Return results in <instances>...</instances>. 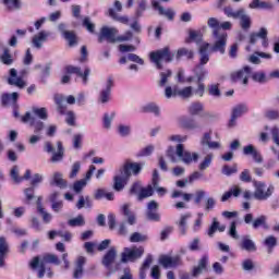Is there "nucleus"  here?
I'll return each mask as SVG.
<instances>
[{
  "mask_svg": "<svg viewBox=\"0 0 279 279\" xmlns=\"http://www.w3.org/2000/svg\"><path fill=\"white\" fill-rule=\"evenodd\" d=\"M93 206V202L90 201V196H86L84 198V196H80L77 203H76V208L78 210H82V208L86 207V208H92Z\"/></svg>",
  "mask_w": 279,
  "mask_h": 279,
  "instance_id": "nucleus-53",
  "label": "nucleus"
},
{
  "mask_svg": "<svg viewBox=\"0 0 279 279\" xmlns=\"http://www.w3.org/2000/svg\"><path fill=\"white\" fill-rule=\"evenodd\" d=\"M9 252L10 245L8 241H5V238L0 236V267L5 266V256H8Z\"/></svg>",
  "mask_w": 279,
  "mask_h": 279,
  "instance_id": "nucleus-31",
  "label": "nucleus"
},
{
  "mask_svg": "<svg viewBox=\"0 0 279 279\" xmlns=\"http://www.w3.org/2000/svg\"><path fill=\"white\" fill-rule=\"evenodd\" d=\"M244 156H252L253 160L257 162V165L263 163V155L253 146L247 145L243 148Z\"/></svg>",
  "mask_w": 279,
  "mask_h": 279,
  "instance_id": "nucleus-28",
  "label": "nucleus"
},
{
  "mask_svg": "<svg viewBox=\"0 0 279 279\" xmlns=\"http://www.w3.org/2000/svg\"><path fill=\"white\" fill-rule=\"evenodd\" d=\"M130 178H128L125 174L123 175H116L113 178V191H117L120 193L123 189H125V182H128Z\"/></svg>",
  "mask_w": 279,
  "mask_h": 279,
  "instance_id": "nucleus-39",
  "label": "nucleus"
},
{
  "mask_svg": "<svg viewBox=\"0 0 279 279\" xmlns=\"http://www.w3.org/2000/svg\"><path fill=\"white\" fill-rule=\"evenodd\" d=\"M253 184L255 186V192L253 196L258 202H266V199H269V197L274 195V185H270L269 187H267V184L260 181H254Z\"/></svg>",
  "mask_w": 279,
  "mask_h": 279,
  "instance_id": "nucleus-7",
  "label": "nucleus"
},
{
  "mask_svg": "<svg viewBox=\"0 0 279 279\" xmlns=\"http://www.w3.org/2000/svg\"><path fill=\"white\" fill-rule=\"evenodd\" d=\"M122 213L128 218V223L130 226H134V223H136V216L133 213H131L130 204H124L122 206Z\"/></svg>",
  "mask_w": 279,
  "mask_h": 279,
  "instance_id": "nucleus-45",
  "label": "nucleus"
},
{
  "mask_svg": "<svg viewBox=\"0 0 279 279\" xmlns=\"http://www.w3.org/2000/svg\"><path fill=\"white\" fill-rule=\"evenodd\" d=\"M84 265H86V257L80 256L75 262V267L73 271L74 279H78L84 276Z\"/></svg>",
  "mask_w": 279,
  "mask_h": 279,
  "instance_id": "nucleus-32",
  "label": "nucleus"
},
{
  "mask_svg": "<svg viewBox=\"0 0 279 279\" xmlns=\"http://www.w3.org/2000/svg\"><path fill=\"white\" fill-rule=\"evenodd\" d=\"M21 121L22 123H29V125L34 129L35 134H40L43 130H45V122L41 120H36V118H34L29 111L22 116Z\"/></svg>",
  "mask_w": 279,
  "mask_h": 279,
  "instance_id": "nucleus-12",
  "label": "nucleus"
},
{
  "mask_svg": "<svg viewBox=\"0 0 279 279\" xmlns=\"http://www.w3.org/2000/svg\"><path fill=\"white\" fill-rule=\"evenodd\" d=\"M60 258L56 254H46L41 258L39 256H35L31 263L29 267L31 269H38V278H45V274H47L48 278L53 277V271L51 269L47 270L46 265H60Z\"/></svg>",
  "mask_w": 279,
  "mask_h": 279,
  "instance_id": "nucleus-2",
  "label": "nucleus"
},
{
  "mask_svg": "<svg viewBox=\"0 0 279 279\" xmlns=\"http://www.w3.org/2000/svg\"><path fill=\"white\" fill-rule=\"evenodd\" d=\"M210 47V44L205 43L203 44L199 49H198V54H199V62L198 64L204 65L207 62H210V54H208V48Z\"/></svg>",
  "mask_w": 279,
  "mask_h": 279,
  "instance_id": "nucleus-33",
  "label": "nucleus"
},
{
  "mask_svg": "<svg viewBox=\"0 0 279 279\" xmlns=\"http://www.w3.org/2000/svg\"><path fill=\"white\" fill-rule=\"evenodd\" d=\"M50 34L47 31H41L35 36H33V47L35 49H43V43H47V39L49 38Z\"/></svg>",
  "mask_w": 279,
  "mask_h": 279,
  "instance_id": "nucleus-27",
  "label": "nucleus"
},
{
  "mask_svg": "<svg viewBox=\"0 0 279 279\" xmlns=\"http://www.w3.org/2000/svg\"><path fill=\"white\" fill-rule=\"evenodd\" d=\"M145 10H147V0H140L137 2V8L135 11L136 19H141V16H143V12H145Z\"/></svg>",
  "mask_w": 279,
  "mask_h": 279,
  "instance_id": "nucleus-57",
  "label": "nucleus"
},
{
  "mask_svg": "<svg viewBox=\"0 0 279 279\" xmlns=\"http://www.w3.org/2000/svg\"><path fill=\"white\" fill-rule=\"evenodd\" d=\"M50 184H56V186H58L59 189H66L68 186L66 180H64L62 173L60 172L53 173V179Z\"/></svg>",
  "mask_w": 279,
  "mask_h": 279,
  "instance_id": "nucleus-44",
  "label": "nucleus"
},
{
  "mask_svg": "<svg viewBox=\"0 0 279 279\" xmlns=\"http://www.w3.org/2000/svg\"><path fill=\"white\" fill-rule=\"evenodd\" d=\"M238 19H240V27H242L244 32H247V29L252 27V19L245 13V10L241 9Z\"/></svg>",
  "mask_w": 279,
  "mask_h": 279,
  "instance_id": "nucleus-37",
  "label": "nucleus"
},
{
  "mask_svg": "<svg viewBox=\"0 0 279 279\" xmlns=\"http://www.w3.org/2000/svg\"><path fill=\"white\" fill-rule=\"evenodd\" d=\"M191 217V213L183 214L180 216V219L175 221V226H178L179 232L182 236H184L189 230V219Z\"/></svg>",
  "mask_w": 279,
  "mask_h": 279,
  "instance_id": "nucleus-26",
  "label": "nucleus"
},
{
  "mask_svg": "<svg viewBox=\"0 0 279 279\" xmlns=\"http://www.w3.org/2000/svg\"><path fill=\"white\" fill-rule=\"evenodd\" d=\"M250 108H247L246 104H240L233 107L231 119L229 121V128H234L236 125V120L239 117H243V114H247Z\"/></svg>",
  "mask_w": 279,
  "mask_h": 279,
  "instance_id": "nucleus-15",
  "label": "nucleus"
},
{
  "mask_svg": "<svg viewBox=\"0 0 279 279\" xmlns=\"http://www.w3.org/2000/svg\"><path fill=\"white\" fill-rule=\"evenodd\" d=\"M166 154L171 162L181 161L184 165H191V162L199 160V154L184 150V144H178L175 148L173 146L168 147Z\"/></svg>",
  "mask_w": 279,
  "mask_h": 279,
  "instance_id": "nucleus-3",
  "label": "nucleus"
},
{
  "mask_svg": "<svg viewBox=\"0 0 279 279\" xmlns=\"http://www.w3.org/2000/svg\"><path fill=\"white\" fill-rule=\"evenodd\" d=\"M7 82L9 86H16V88H21V89L27 86V83H25L23 77L19 76V72L14 68L9 70V77Z\"/></svg>",
  "mask_w": 279,
  "mask_h": 279,
  "instance_id": "nucleus-16",
  "label": "nucleus"
},
{
  "mask_svg": "<svg viewBox=\"0 0 279 279\" xmlns=\"http://www.w3.org/2000/svg\"><path fill=\"white\" fill-rule=\"evenodd\" d=\"M132 132V126L131 125H125V124H120L118 126V134H120V136H130Z\"/></svg>",
  "mask_w": 279,
  "mask_h": 279,
  "instance_id": "nucleus-62",
  "label": "nucleus"
},
{
  "mask_svg": "<svg viewBox=\"0 0 279 279\" xmlns=\"http://www.w3.org/2000/svg\"><path fill=\"white\" fill-rule=\"evenodd\" d=\"M36 205H37V213L40 215L44 223H51L53 216L49 214L47 210H45V207H43V196L37 197Z\"/></svg>",
  "mask_w": 279,
  "mask_h": 279,
  "instance_id": "nucleus-25",
  "label": "nucleus"
},
{
  "mask_svg": "<svg viewBox=\"0 0 279 279\" xmlns=\"http://www.w3.org/2000/svg\"><path fill=\"white\" fill-rule=\"evenodd\" d=\"M220 23L217 17H209L207 21V27H210L213 38H214V44L210 48V50L214 53H220L221 56L226 54V47H228V33L225 31H221L220 28Z\"/></svg>",
  "mask_w": 279,
  "mask_h": 279,
  "instance_id": "nucleus-1",
  "label": "nucleus"
},
{
  "mask_svg": "<svg viewBox=\"0 0 279 279\" xmlns=\"http://www.w3.org/2000/svg\"><path fill=\"white\" fill-rule=\"evenodd\" d=\"M16 101H19V93L16 92L2 95V106H16Z\"/></svg>",
  "mask_w": 279,
  "mask_h": 279,
  "instance_id": "nucleus-40",
  "label": "nucleus"
},
{
  "mask_svg": "<svg viewBox=\"0 0 279 279\" xmlns=\"http://www.w3.org/2000/svg\"><path fill=\"white\" fill-rule=\"evenodd\" d=\"M10 177L15 182V184H21L23 182V178L19 175V166H13L10 171Z\"/></svg>",
  "mask_w": 279,
  "mask_h": 279,
  "instance_id": "nucleus-58",
  "label": "nucleus"
},
{
  "mask_svg": "<svg viewBox=\"0 0 279 279\" xmlns=\"http://www.w3.org/2000/svg\"><path fill=\"white\" fill-rule=\"evenodd\" d=\"M143 169V166L141 163L132 162L126 163L123 168V173L126 175V178H130V175H138Z\"/></svg>",
  "mask_w": 279,
  "mask_h": 279,
  "instance_id": "nucleus-30",
  "label": "nucleus"
},
{
  "mask_svg": "<svg viewBox=\"0 0 279 279\" xmlns=\"http://www.w3.org/2000/svg\"><path fill=\"white\" fill-rule=\"evenodd\" d=\"M257 38L262 39L263 47L269 46V40L267 39V28L262 27L257 33H254Z\"/></svg>",
  "mask_w": 279,
  "mask_h": 279,
  "instance_id": "nucleus-54",
  "label": "nucleus"
},
{
  "mask_svg": "<svg viewBox=\"0 0 279 279\" xmlns=\"http://www.w3.org/2000/svg\"><path fill=\"white\" fill-rule=\"evenodd\" d=\"M226 232V225H221L219 223V220H217V218H213V222L209 226V229L207 231L208 236H210V239H213V236H215V232Z\"/></svg>",
  "mask_w": 279,
  "mask_h": 279,
  "instance_id": "nucleus-36",
  "label": "nucleus"
},
{
  "mask_svg": "<svg viewBox=\"0 0 279 279\" xmlns=\"http://www.w3.org/2000/svg\"><path fill=\"white\" fill-rule=\"evenodd\" d=\"M211 135H213L211 131L204 133L201 138V145L203 147H208V149H219V147H221V144L219 142H211L213 141Z\"/></svg>",
  "mask_w": 279,
  "mask_h": 279,
  "instance_id": "nucleus-24",
  "label": "nucleus"
},
{
  "mask_svg": "<svg viewBox=\"0 0 279 279\" xmlns=\"http://www.w3.org/2000/svg\"><path fill=\"white\" fill-rule=\"evenodd\" d=\"M58 31L63 38L68 40L70 47H75V45H77V35H75V32L73 31H66V24L60 23L58 25Z\"/></svg>",
  "mask_w": 279,
  "mask_h": 279,
  "instance_id": "nucleus-19",
  "label": "nucleus"
},
{
  "mask_svg": "<svg viewBox=\"0 0 279 279\" xmlns=\"http://www.w3.org/2000/svg\"><path fill=\"white\" fill-rule=\"evenodd\" d=\"M154 195V186L147 185L146 187H142L141 192L137 194L138 202H143V199H147V197H151Z\"/></svg>",
  "mask_w": 279,
  "mask_h": 279,
  "instance_id": "nucleus-47",
  "label": "nucleus"
},
{
  "mask_svg": "<svg viewBox=\"0 0 279 279\" xmlns=\"http://www.w3.org/2000/svg\"><path fill=\"white\" fill-rule=\"evenodd\" d=\"M193 71L198 82H204L206 75H208V70L199 63L194 66Z\"/></svg>",
  "mask_w": 279,
  "mask_h": 279,
  "instance_id": "nucleus-42",
  "label": "nucleus"
},
{
  "mask_svg": "<svg viewBox=\"0 0 279 279\" xmlns=\"http://www.w3.org/2000/svg\"><path fill=\"white\" fill-rule=\"evenodd\" d=\"M239 172V168L236 167V165H233L232 167L225 165L221 168V173L222 175H227V178H230V175H234V173Z\"/></svg>",
  "mask_w": 279,
  "mask_h": 279,
  "instance_id": "nucleus-55",
  "label": "nucleus"
},
{
  "mask_svg": "<svg viewBox=\"0 0 279 279\" xmlns=\"http://www.w3.org/2000/svg\"><path fill=\"white\" fill-rule=\"evenodd\" d=\"M44 151H46V154H52L51 162H62V160H64V146L61 141L57 142V151L51 142H45Z\"/></svg>",
  "mask_w": 279,
  "mask_h": 279,
  "instance_id": "nucleus-6",
  "label": "nucleus"
},
{
  "mask_svg": "<svg viewBox=\"0 0 279 279\" xmlns=\"http://www.w3.org/2000/svg\"><path fill=\"white\" fill-rule=\"evenodd\" d=\"M54 102L57 105V111L59 112V114H66V104L69 106H74V104L76 102V98L73 95H56Z\"/></svg>",
  "mask_w": 279,
  "mask_h": 279,
  "instance_id": "nucleus-9",
  "label": "nucleus"
},
{
  "mask_svg": "<svg viewBox=\"0 0 279 279\" xmlns=\"http://www.w3.org/2000/svg\"><path fill=\"white\" fill-rule=\"evenodd\" d=\"M65 71L70 75H73V74L78 75V77H82L83 84H88V75H90V69L86 68L84 73H82V68L68 65L65 68Z\"/></svg>",
  "mask_w": 279,
  "mask_h": 279,
  "instance_id": "nucleus-21",
  "label": "nucleus"
},
{
  "mask_svg": "<svg viewBox=\"0 0 279 279\" xmlns=\"http://www.w3.org/2000/svg\"><path fill=\"white\" fill-rule=\"evenodd\" d=\"M187 112L191 117H202L204 114V104L199 101L192 102L187 108Z\"/></svg>",
  "mask_w": 279,
  "mask_h": 279,
  "instance_id": "nucleus-35",
  "label": "nucleus"
},
{
  "mask_svg": "<svg viewBox=\"0 0 279 279\" xmlns=\"http://www.w3.org/2000/svg\"><path fill=\"white\" fill-rule=\"evenodd\" d=\"M179 123L180 125H182V128H186L187 130H197V128H199V125L195 123V121L189 118H180Z\"/></svg>",
  "mask_w": 279,
  "mask_h": 279,
  "instance_id": "nucleus-50",
  "label": "nucleus"
},
{
  "mask_svg": "<svg viewBox=\"0 0 279 279\" xmlns=\"http://www.w3.org/2000/svg\"><path fill=\"white\" fill-rule=\"evenodd\" d=\"M145 254V248L143 246L136 247H124L123 252L120 254L121 263H134L138 260Z\"/></svg>",
  "mask_w": 279,
  "mask_h": 279,
  "instance_id": "nucleus-5",
  "label": "nucleus"
},
{
  "mask_svg": "<svg viewBox=\"0 0 279 279\" xmlns=\"http://www.w3.org/2000/svg\"><path fill=\"white\" fill-rule=\"evenodd\" d=\"M180 255L169 256V255H161L159 257V265H162L165 269H169V267H178L181 263Z\"/></svg>",
  "mask_w": 279,
  "mask_h": 279,
  "instance_id": "nucleus-20",
  "label": "nucleus"
},
{
  "mask_svg": "<svg viewBox=\"0 0 279 279\" xmlns=\"http://www.w3.org/2000/svg\"><path fill=\"white\" fill-rule=\"evenodd\" d=\"M33 114H35V117H38V119H40L41 121H47L49 119V113L47 112V108L41 107H33L32 109Z\"/></svg>",
  "mask_w": 279,
  "mask_h": 279,
  "instance_id": "nucleus-48",
  "label": "nucleus"
},
{
  "mask_svg": "<svg viewBox=\"0 0 279 279\" xmlns=\"http://www.w3.org/2000/svg\"><path fill=\"white\" fill-rule=\"evenodd\" d=\"M0 61L5 66H12L14 64V57L10 53V49L5 48L3 53L0 56Z\"/></svg>",
  "mask_w": 279,
  "mask_h": 279,
  "instance_id": "nucleus-43",
  "label": "nucleus"
},
{
  "mask_svg": "<svg viewBox=\"0 0 279 279\" xmlns=\"http://www.w3.org/2000/svg\"><path fill=\"white\" fill-rule=\"evenodd\" d=\"M250 75H252V68L245 65L244 68L236 70L231 73V82H241L244 86H247Z\"/></svg>",
  "mask_w": 279,
  "mask_h": 279,
  "instance_id": "nucleus-10",
  "label": "nucleus"
},
{
  "mask_svg": "<svg viewBox=\"0 0 279 279\" xmlns=\"http://www.w3.org/2000/svg\"><path fill=\"white\" fill-rule=\"evenodd\" d=\"M43 182V174L35 173L31 180V187H27L24 190L25 195V204H32L34 199H38L36 195H34V192L36 191V185L40 184Z\"/></svg>",
  "mask_w": 279,
  "mask_h": 279,
  "instance_id": "nucleus-8",
  "label": "nucleus"
},
{
  "mask_svg": "<svg viewBox=\"0 0 279 279\" xmlns=\"http://www.w3.org/2000/svg\"><path fill=\"white\" fill-rule=\"evenodd\" d=\"M211 162H213V155L209 154V155H207V156L204 158V160L199 163L198 169H199L201 171H206V169H208V167H210Z\"/></svg>",
  "mask_w": 279,
  "mask_h": 279,
  "instance_id": "nucleus-63",
  "label": "nucleus"
},
{
  "mask_svg": "<svg viewBox=\"0 0 279 279\" xmlns=\"http://www.w3.org/2000/svg\"><path fill=\"white\" fill-rule=\"evenodd\" d=\"M253 82H257L258 84H265L267 82V75L265 72H254L252 74Z\"/></svg>",
  "mask_w": 279,
  "mask_h": 279,
  "instance_id": "nucleus-59",
  "label": "nucleus"
},
{
  "mask_svg": "<svg viewBox=\"0 0 279 279\" xmlns=\"http://www.w3.org/2000/svg\"><path fill=\"white\" fill-rule=\"evenodd\" d=\"M143 112H151L155 117H160V107L155 102H149L142 108Z\"/></svg>",
  "mask_w": 279,
  "mask_h": 279,
  "instance_id": "nucleus-52",
  "label": "nucleus"
},
{
  "mask_svg": "<svg viewBox=\"0 0 279 279\" xmlns=\"http://www.w3.org/2000/svg\"><path fill=\"white\" fill-rule=\"evenodd\" d=\"M149 58L157 69H162V61L171 62L173 60V54L169 51V47H166L157 51H151Z\"/></svg>",
  "mask_w": 279,
  "mask_h": 279,
  "instance_id": "nucleus-4",
  "label": "nucleus"
},
{
  "mask_svg": "<svg viewBox=\"0 0 279 279\" xmlns=\"http://www.w3.org/2000/svg\"><path fill=\"white\" fill-rule=\"evenodd\" d=\"M114 117H117L116 112L104 114V129L105 130H110V128L112 126V121L114 120Z\"/></svg>",
  "mask_w": 279,
  "mask_h": 279,
  "instance_id": "nucleus-56",
  "label": "nucleus"
},
{
  "mask_svg": "<svg viewBox=\"0 0 279 279\" xmlns=\"http://www.w3.org/2000/svg\"><path fill=\"white\" fill-rule=\"evenodd\" d=\"M248 8H251V10H274V4L260 0H253L248 4Z\"/></svg>",
  "mask_w": 279,
  "mask_h": 279,
  "instance_id": "nucleus-38",
  "label": "nucleus"
},
{
  "mask_svg": "<svg viewBox=\"0 0 279 279\" xmlns=\"http://www.w3.org/2000/svg\"><path fill=\"white\" fill-rule=\"evenodd\" d=\"M240 248H242L244 252H256V243L253 242L251 235H244L242 236L240 243Z\"/></svg>",
  "mask_w": 279,
  "mask_h": 279,
  "instance_id": "nucleus-29",
  "label": "nucleus"
},
{
  "mask_svg": "<svg viewBox=\"0 0 279 279\" xmlns=\"http://www.w3.org/2000/svg\"><path fill=\"white\" fill-rule=\"evenodd\" d=\"M142 189H143V183H141V181H137L131 185L129 193L130 195L138 196V193H141Z\"/></svg>",
  "mask_w": 279,
  "mask_h": 279,
  "instance_id": "nucleus-64",
  "label": "nucleus"
},
{
  "mask_svg": "<svg viewBox=\"0 0 279 279\" xmlns=\"http://www.w3.org/2000/svg\"><path fill=\"white\" fill-rule=\"evenodd\" d=\"M195 52L189 48H180L177 51L175 58L180 60V58H186L187 60H193Z\"/></svg>",
  "mask_w": 279,
  "mask_h": 279,
  "instance_id": "nucleus-46",
  "label": "nucleus"
},
{
  "mask_svg": "<svg viewBox=\"0 0 279 279\" xmlns=\"http://www.w3.org/2000/svg\"><path fill=\"white\" fill-rule=\"evenodd\" d=\"M244 222L250 226V223L252 225V228H254V230H258V228H260V226L263 228H265V230H269V225H267V216L262 215L259 217H257L256 219H254V215L252 214H246L244 216Z\"/></svg>",
  "mask_w": 279,
  "mask_h": 279,
  "instance_id": "nucleus-11",
  "label": "nucleus"
},
{
  "mask_svg": "<svg viewBox=\"0 0 279 279\" xmlns=\"http://www.w3.org/2000/svg\"><path fill=\"white\" fill-rule=\"evenodd\" d=\"M151 7L154 10H158V13L160 16H166L168 21H173L175 16V11L173 9H165L162 5H160V2L157 0H151Z\"/></svg>",
  "mask_w": 279,
  "mask_h": 279,
  "instance_id": "nucleus-23",
  "label": "nucleus"
},
{
  "mask_svg": "<svg viewBox=\"0 0 279 279\" xmlns=\"http://www.w3.org/2000/svg\"><path fill=\"white\" fill-rule=\"evenodd\" d=\"M112 86H114V80L112 76H109L107 78L105 88L99 93L98 104L105 105L110 101V95H112Z\"/></svg>",
  "mask_w": 279,
  "mask_h": 279,
  "instance_id": "nucleus-14",
  "label": "nucleus"
},
{
  "mask_svg": "<svg viewBox=\"0 0 279 279\" xmlns=\"http://www.w3.org/2000/svg\"><path fill=\"white\" fill-rule=\"evenodd\" d=\"M117 247L111 246L106 254L102 257L101 264L104 265V267H106V269H110V267H112V265L114 264V260H117Z\"/></svg>",
  "mask_w": 279,
  "mask_h": 279,
  "instance_id": "nucleus-22",
  "label": "nucleus"
},
{
  "mask_svg": "<svg viewBox=\"0 0 279 279\" xmlns=\"http://www.w3.org/2000/svg\"><path fill=\"white\" fill-rule=\"evenodd\" d=\"M96 170L97 168L94 165L89 166L85 179H81L74 182L73 191H75L76 193H82L83 189L86 186V184H88V181H90V179L93 178V173H95Z\"/></svg>",
  "mask_w": 279,
  "mask_h": 279,
  "instance_id": "nucleus-18",
  "label": "nucleus"
},
{
  "mask_svg": "<svg viewBox=\"0 0 279 279\" xmlns=\"http://www.w3.org/2000/svg\"><path fill=\"white\" fill-rule=\"evenodd\" d=\"M108 15L113 20L117 21L118 23H122V25H129L130 23V17L128 15H119L114 9L110 8L108 10Z\"/></svg>",
  "mask_w": 279,
  "mask_h": 279,
  "instance_id": "nucleus-41",
  "label": "nucleus"
},
{
  "mask_svg": "<svg viewBox=\"0 0 279 279\" xmlns=\"http://www.w3.org/2000/svg\"><path fill=\"white\" fill-rule=\"evenodd\" d=\"M2 3L11 12H14V10H20L22 5L21 0H2Z\"/></svg>",
  "mask_w": 279,
  "mask_h": 279,
  "instance_id": "nucleus-51",
  "label": "nucleus"
},
{
  "mask_svg": "<svg viewBox=\"0 0 279 279\" xmlns=\"http://www.w3.org/2000/svg\"><path fill=\"white\" fill-rule=\"evenodd\" d=\"M173 73L171 70H167L165 72L160 73V81H159V86H166L167 83L169 82V77H171Z\"/></svg>",
  "mask_w": 279,
  "mask_h": 279,
  "instance_id": "nucleus-61",
  "label": "nucleus"
},
{
  "mask_svg": "<svg viewBox=\"0 0 279 279\" xmlns=\"http://www.w3.org/2000/svg\"><path fill=\"white\" fill-rule=\"evenodd\" d=\"M68 225L70 228H82V226H86V220L84 219V216L78 215L77 217L70 219Z\"/></svg>",
  "mask_w": 279,
  "mask_h": 279,
  "instance_id": "nucleus-49",
  "label": "nucleus"
},
{
  "mask_svg": "<svg viewBox=\"0 0 279 279\" xmlns=\"http://www.w3.org/2000/svg\"><path fill=\"white\" fill-rule=\"evenodd\" d=\"M119 34V29L116 27L104 26L100 29V34L98 36V43H104V40H108V43L114 44L117 43V35Z\"/></svg>",
  "mask_w": 279,
  "mask_h": 279,
  "instance_id": "nucleus-13",
  "label": "nucleus"
},
{
  "mask_svg": "<svg viewBox=\"0 0 279 279\" xmlns=\"http://www.w3.org/2000/svg\"><path fill=\"white\" fill-rule=\"evenodd\" d=\"M144 241H147V235H143L140 232H134L131 236H130V242L131 243H144Z\"/></svg>",
  "mask_w": 279,
  "mask_h": 279,
  "instance_id": "nucleus-60",
  "label": "nucleus"
},
{
  "mask_svg": "<svg viewBox=\"0 0 279 279\" xmlns=\"http://www.w3.org/2000/svg\"><path fill=\"white\" fill-rule=\"evenodd\" d=\"M160 205L156 201H150L146 207V219L148 221H160V215L158 213Z\"/></svg>",
  "mask_w": 279,
  "mask_h": 279,
  "instance_id": "nucleus-17",
  "label": "nucleus"
},
{
  "mask_svg": "<svg viewBox=\"0 0 279 279\" xmlns=\"http://www.w3.org/2000/svg\"><path fill=\"white\" fill-rule=\"evenodd\" d=\"M207 266H208V257H202L198 260L197 266H194L192 270L193 278H197L198 276H202L204 271H206Z\"/></svg>",
  "mask_w": 279,
  "mask_h": 279,
  "instance_id": "nucleus-34",
  "label": "nucleus"
}]
</instances>
